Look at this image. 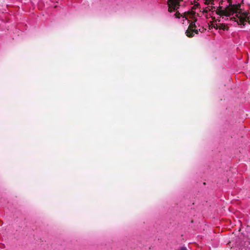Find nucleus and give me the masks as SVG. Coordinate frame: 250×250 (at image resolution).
I'll return each instance as SVG.
<instances>
[{
  "mask_svg": "<svg viewBox=\"0 0 250 250\" xmlns=\"http://www.w3.org/2000/svg\"><path fill=\"white\" fill-rule=\"evenodd\" d=\"M207 8H208V9L209 10H211L209 8L207 7V8H206V9H207Z\"/></svg>",
  "mask_w": 250,
  "mask_h": 250,
  "instance_id": "39448f33",
  "label": "nucleus"
},
{
  "mask_svg": "<svg viewBox=\"0 0 250 250\" xmlns=\"http://www.w3.org/2000/svg\"><path fill=\"white\" fill-rule=\"evenodd\" d=\"M227 0L229 5L226 7L223 8L220 6L216 9L218 14L222 17V19L228 21L226 23L239 25L241 27L250 24V13L242 10L239 4L232 5L230 0Z\"/></svg>",
  "mask_w": 250,
  "mask_h": 250,
  "instance_id": "f257e3e1",
  "label": "nucleus"
},
{
  "mask_svg": "<svg viewBox=\"0 0 250 250\" xmlns=\"http://www.w3.org/2000/svg\"><path fill=\"white\" fill-rule=\"evenodd\" d=\"M181 250H188L186 247H182Z\"/></svg>",
  "mask_w": 250,
  "mask_h": 250,
  "instance_id": "20e7f679",
  "label": "nucleus"
},
{
  "mask_svg": "<svg viewBox=\"0 0 250 250\" xmlns=\"http://www.w3.org/2000/svg\"><path fill=\"white\" fill-rule=\"evenodd\" d=\"M216 0H205V4L208 5V7H210L209 5H210L212 10L213 8L215 9V5L216 4Z\"/></svg>",
  "mask_w": 250,
  "mask_h": 250,
  "instance_id": "7ed1b4c3",
  "label": "nucleus"
},
{
  "mask_svg": "<svg viewBox=\"0 0 250 250\" xmlns=\"http://www.w3.org/2000/svg\"><path fill=\"white\" fill-rule=\"evenodd\" d=\"M182 0H167V4L168 6V11L170 13H174L173 16L176 18H180L181 17L183 18V23H187L189 24L188 30L186 31V35L188 37H192L194 35V33L198 34V30L196 29V25L195 22H190L187 18L183 16V12H181L180 10L178 9L180 8L182 6L181 2Z\"/></svg>",
  "mask_w": 250,
  "mask_h": 250,
  "instance_id": "f03ea898",
  "label": "nucleus"
}]
</instances>
